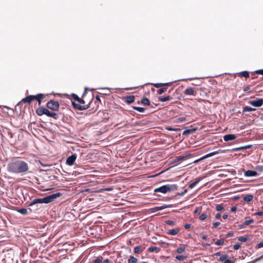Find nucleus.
I'll return each instance as SVG.
<instances>
[{
    "mask_svg": "<svg viewBox=\"0 0 263 263\" xmlns=\"http://www.w3.org/2000/svg\"><path fill=\"white\" fill-rule=\"evenodd\" d=\"M28 169L27 163L21 160L12 161L7 166L8 171L14 174H24L28 171Z\"/></svg>",
    "mask_w": 263,
    "mask_h": 263,
    "instance_id": "nucleus-1",
    "label": "nucleus"
},
{
    "mask_svg": "<svg viewBox=\"0 0 263 263\" xmlns=\"http://www.w3.org/2000/svg\"><path fill=\"white\" fill-rule=\"evenodd\" d=\"M62 194L60 192L50 195L43 198L34 199L29 204V206H32L36 203H49L53 201L55 198L60 197Z\"/></svg>",
    "mask_w": 263,
    "mask_h": 263,
    "instance_id": "nucleus-2",
    "label": "nucleus"
},
{
    "mask_svg": "<svg viewBox=\"0 0 263 263\" xmlns=\"http://www.w3.org/2000/svg\"><path fill=\"white\" fill-rule=\"evenodd\" d=\"M178 186L176 184H166L155 189L154 192L165 194L168 192L176 191L178 189Z\"/></svg>",
    "mask_w": 263,
    "mask_h": 263,
    "instance_id": "nucleus-3",
    "label": "nucleus"
},
{
    "mask_svg": "<svg viewBox=\"0 0 263 263\" xmlns=\"http://www.w3.org/2000/svg\"><path fill=\"white\" fill-rule=\"evenodd\" d=\"M46 106L48 108L50 109H51L54 111H57L59 109V103L58 101L50 100L47 102Z\"/></svg>",
    "mask_w": 263,
    "mask_h": 263,
    "instance_id": "nucleus-4",
    "label": "nucleus"
},
{
    "mask_svg": "<svg viewBox=\"0 0 263 263\" xmlns=\"http://www.w3.org/2000/svg\"><path fill=\"white\" fill-rule=\"evenodd\" d=\"M248 103L254 107H258L262 105L263 99L257 98L256 100L249 101Z\"/></svg>",
    "mask_w": 263,
    "mask_h": 263,
    "instance_id": "nucleus-5",
    "label": "nucleus"
},
{
    "mask_svg": "<svg viewBox=\"0 0 263 263\" xmlns=\"http://www.w3.org/2000/svg\"><path fill=\"white\" fill-rule=\"evenodd\" d=\"M72 104L73 107L79 110L82 111L84 110H86L89 108L90 105L87 104L85 105H81L80 104H77L74 102H72Z\"/></svg>",
    "mask_w": 263,
    "mask_h": 263,
    "instance_id": "nucleus-6",
    "label": "nucleus"
},
{
    "mask_svg": "<svg viewBox=\"0 0 263 263\" xmlns=\"http://www.w3.org/2000/svg\"><path fill=\"white\" fill-rule=\"evenodd\" d=\"M77 157L76 154H72L71 156L68 157L66 160V164L69 166L73 165L77 159Z\"/></svg>",
    "mask_w": 263,
    "mask_h": 263,
    "instance_id": "nucleus-7",
    "label": "nucleus"
},
{
    "mask_svg": "<svg viewBox=\"0 0 263 263\" xmlns=\"http://www.w3.org/2000/svg\"><path fill=\"white\" fill-rule=\"evenodd\" d=\"M184 94L186 95L195 96L196 94V91L192 87H189L184 90Z\"/></svg>",
    "mask_w": 263,
    "mask_h": 263,
    "instance_id": "nucleus-8",
    "label": "nucleus"
},
{
    "mask_svg": "<svg viewBox=\"0 0 263 263\" xmlns=\"http://www.w3.org/2000/svg\"><path fill=\"white\" fill-rule=\"evenodd\" d=\"M236 136L234 134H228L223 136V140L225 141L233 140L236 138Z\"/></svg>",
    "mask_w": 263,
    "mask_h": 263,
    "instance_id": "nucleus-9",
    "label": "nucleus"
},
{
    "mask_svg": "<svg viewBox=\"0 0 263 263\" xmlns=\"http://www.w3.org/2000/svg\"><path fill=\"white\" fill-rule=\"evenodd\" d=\"M71 97L74 100L77 101L79 104H84L85 103V101L80 98L76 94L72 93Z\"/></svg>",
    "mask_w": 263,
    "mask_h": 263,
    "instance_id": "nucleus-10",
    "label": "nucleus"
},
{
    "mask_svg": "<svg viewBox=\"0 0 263 263\" xmlns=\"http://www.w3.org/2000/svg\"><path fill=\"white\" fill-rule=\"evenodd\" d=\"M33 100V95H30L26 98L23 99L21 101L22 102L25 103H28L29 104L31 103V102Z\"/></svg>",
    "mask_w": 263,
    "mask_h": 263,
    "instance_id": "nucleus-11",
    "label": "nucleus"
},
{
    "mask_svg": "<svg viewBox=\"0 0 263 263\" xmlns=\"http://www.w3.org/2000/svg\"><path fill=\"white\" fill-rule=\"evenodd\" d=\"M44 97L45 96L42 93H39L36 96H33V100L35 99L38 102L39 105L41 103V99Z\"/></svg>",
    "mask_w": 263,
    "mask_h": 263,
    "instance_id": "nucleus-12",
    "label": "nucleus"
},
{
    "mask_svg": "<svg viewBox=\"0 0 263 263\" xmlns=\"http://www.w3.org/2000/svg\"><path fill=\"white\" fill-rule=\"evenodd\" d=\"M257 175V173L256 172L252 170H248L245 173V175L247 177L256 176Z\"/></svg>",
    "mask_w": 263,
    "mask_h": 263,
    "instance_id": "nucleus-13",
    "label": "nucleus"
},
{
    "mask_svg": "<svg viewBox=\"0 0 263 263\" xmlns=\"http://www.w3.org/2000/svg\"><path fill=\"white\" fill-rule=\"evenodd\" d=\"M210 215V214L209 211H205L199 216V219L201 221H203L205 220Z\"/></svg>",
    "mask_w": 263,
    "mask_h": 263,
    "instance_id": "nucleus-14",
    "label": "nucleus"
},
{
    "mask_svg": "<svg viewBox=\"0 0 263 263\" xmlns=\"http://www.w3.org/2000/svg\"><path fill=\"white\" fill-rule=\"evenodd\" d=\"M172 207V205L171 204H166L165 205L160 206H156L154 208L155 211H159L162 210L163 209H165L166 208H171Z\"/></svg>",
    "mask_w": 263,
    "mask_h": 263,
    "instance_id": "nucleus-15",
    "label": "nucleus"
},
{
    "mask_svg": "<svg viewBox=\"0 0 263 263\" xmlns=\"http://www.w3.org/2000/svg\"><path fill=\"white\" fill-rule=\"evenodd\" d=\"M46 108L44 107H39L36 110V113L39 116H42L43 115H45Z\"/></svg>",
    "mask_w": 263,
    "mask_h": 263,
    "instance_id": "nucleus-16",
    "label": "nucleus"
},
{
    "mask_svg": "<svg viewBox=\"0 0 263 263\" xmlns=\"http://www.w3.org/2000/svg\"><path fill=\"white\" fill-rule=\"evenodd\" d=\"M161 250L160 248L156 246H152L148 248V251L150 252H156L158 253Z\"/></svg>",
    "mask_w": 263,
    "mask_h": 263,
    "instance_id": "nucleus-17",
    "label": "nucleus"
},
{
    "mask_svg": "<svg viewBox=\"0 0 263 263\" xmlns=\"http://www.w3.org/2000/svg\"><path fill=\"white\" fill-rule=\"evenodd\" d=\"M202 178H196L195 180L189 185L190 189H193L195 185H196L201 180Z\"/></svg>",
    "mask_w": 263,
    "mask_h": 263,
    "instance_id": "nucleus-18",
    "label": "nucleus"
},
{
    "mask_svg": "<svg viewBox=\"0 0 263 263\" xmlns=\"http://www.w3.org/2000/svg\"><path fill=\"white\" fill-rule=\"evenodd\" d=\"M179 232V229L177 228V229H172V230H168L167 233V234L170 235H175L177 234Z\"/></svg>",
    "mask_w": 263,
    "mask_h": 263,
    "instance_id": "nucleus-19",
    "label": "nucleus"
},
{
    "mask_svg": "<svg viewBox=\"0 0 263 263\" xmlns=\"http://www.w3.org/2000/svg\"><path fill=\"white\" fill-rule=\"evenodd\" d=\"M125 101L128 104H130L135 101L134 96H128L125 98Z\"/></svg>",
    "mask_w": 263,
    "mask_h": 263,
    "instance_id": "nucleus-20",
    "label": "nucleus"
},
{
    "mask_svg": "<svg viewBox=\"0 0 263 263\" xmlns=\"http://www.w3.org/2000/svg\"><path fill=\"white\" fill-rule=\"evenodd\" d=\"M253 196L252 194H247L243 197V200L246 202H250L253 200Z\"/></svg>",
    "mask_w": 263,
    "mask_h": 263,
    "instance_id": "nucleus-21",
    "label": "nucleus"
},
{
    "mask_svg": "<svg viewBox=\"0 0 263 263\" xmlns=\"http://www.w3.org/2000/svg\"><path fill=\"white\" fill-rule=\"evenodd\" d=\"M238 76L240 77H245V78H248L249 77V73L247 71H243L242 72H240L238 73Z\"/></svg>",
    "mask_w": 263,
    "mask_h": 263,
    "instance_id": "nucleus-22",
    "label": "nucleus"
},
{
    "mask_svg": "<svg viewBox=\"0 0 263 263\" xmlns=\"http://www.w3.org/2000/svg\"><path fill=\"white\" fill-rule=\"evenodd\" d=\"M171 98H172L169 96L166 97H161L159 98V100L161 102H164L169 101Z\"/></svg>",
    "mask_w": 263,
    "mask_h": 263,
    "instance_id": "nucleus-23",
    "label": "nucleus"
},
{
    "mask_svg": "<svg viewBox=\"0 0 263 263\" xmlns=\"http://www.w3.org/2000/svg\"><path fill=\"white\" fill-rule=\"evenodd\" d=\"M196 130V128L185 129V130L183 131L182 135H187L192 134L194 132H195Z\"/></svg>",
    "mask_w": 263,
    "mask_h": 263,
    "instance_id": "nucleus-24",
    "label": "nucleus"
},
{
    "mask_svg": "<svg viewBox=\"0 0 263 263\" xmlns=\"http://www.w3.org/2000/svg\"><path fill=\"white\" fill-rule=\"evenodd\" d=\"M17 211L23 215H26L28 214L27 210L25 208L20 209L17 210Z\"/></svg>",
    "mask_w": 263,
    "mask_h": 263,
    "instance_id": "nucleus-25",
    "label": "nucleus"
},
{
    "mask_svg": "<svg viewBox=\"0 0 263 263\" xmlns=\"http://www.w3.org/2000/svg\"><path fill=\"white\" fill-rule=\"evenodd\" d=\"M176 259L179 261H184L185 260L187 257L185 255H177L175 257Z\"/></svg>",
    "mask_w": 263,
    "mask_h": 263,
    "instance_id": "nucleus-26",
    "label": "nucleus"
},
{
    "mask_svg": "<svg viewBox=\"0 0 263 263\" xmlns=\"http://www.w3.org/2000/svg\"><path fill=\"white\" fill-rule=\"evenodd\" d=\"M253 110H255V109L253 108L252 107L249 106H245L243 108V112H247V111H252Z\"/></svg>",
    "mask_w": 263,
    "mask_h": 263,
    "instance_id": "nucleus-27",
    "label": "nucleus"
},
{
    "mask_svg": "<svg viewBox=\"0 0 263 263\" xmlns=\"http://www.w3.org/2000/svg\"><path fill=\"white\" fill-rule=\"evenodd\" d=\"M137 258L134 256H130V258L128 260V263H137Z\"/></svg>",
    "mask_w": 263,
    "mask_h": 263,
    "instance_id": "nucleus-28",
    "label": "nucleus"
},
{
    "mask_svg": "<svg viewBox=\"0 0 263 263\" xmlns=\"http://www.w3.org/2000/svg\"><path fill=\"white\" fill-rule=\"evenodd\" d=\"M165 129L170 130V131L177 132V131L180 130V128H173L170 126H166L165 127Z\"/></svg>",
    "mask_w": 263,
    "mask_h": 263,
    "instance_id": "nucleus-29",
    "label": "nucleus"
},
{
    "mask_svg": "<svg viewBox=\"0 0 263 263\" xmlns=\"http://www.w3.org/2000/svg\"><path fill=\"white\" fill-rule=\"evenodd\" d=\"M141 103L145 105H149V101L147 98H143L141 100Z\"/></svg>",
    "mask_w": 263,
    "mask_h": 263,
    "instance_id": "nucleus-30",
    "label": "nucleus"
},
{
    "mask_svg": "<svg viewBox=\"0 0 263 263\" xmlns=\"http://www.w3.org/2000/svg\"><path fill=\"white\" fill-rule=\"evenodd\" d=\"M185 247H180L178 248L176 250L175 252L177 253H181L185 251Z\"/></svg>",
    "mask_w": 263,
    "mask_h": 263,
    "instance_id": "nucleus-31",
    "label": "nucleus"
},
{
    "mask_svg": "<svg viewBox=\"0 0 263 263\" xmlns=\"http://www.w3.org/2000/svg\"><path fill=\"white\" fill-rule=\"evenodd\" d=\"M133 108L134 109L140 112H143L145 111V108L143 107L134 106Z\"/></svg>",
    "mask_w": 263,
    "mask_h": 263,
    "instance_id": "nucleus-32",
    "label": "nucleus"
},
{
    "mask_svg": "<svg viewBox=\"0 0 263 263\" xmlns=\"http://www.w3.org/2000/svg\"><path fill=\"white\" fill-rule=\"evenodd\" d=\"M166 90H167V88H166V87H165V88H160L158 90L157 93L159 94V95H161L163 92L166 91Z\"/></svg>",
    "mask_w": 263,
    "mask_h": 263,
    "instance_id": "nucleus-33",
    "label": "nucleus"
},
{
    "mask_svg": "<svg viewBox=\"0 0 263 263\" xmlns=\"http://www.w3.org/2000/svg\"><path fill=\"white\" fill-rule=\"evenodd\" d=\"M248 238L245 236H240L238 238V240L241 242H246Z\"/></svg>",
    "mask_w": 263,
    "mask_h": 263,
    "instance_id": "nucleus-34",
    "label": "nucleus"
},
{
    "mask_svg": "<svg viewBox=\"0 0 263 263\" xmlns=\"http://www.w3.org/2000/svg\"><path fill=\"white\" fill-rule=\"evenodd\" d=\"M223 243H224V240L222 239H218L215 242V244L217 246L222 245Z\"/></svg>",
    "mask_w": 263,
    "mask_h": 263,
    "instance_id": "nucleus-35",
    "label": "nucleus"
},
{
    "mask_svg": "<svg viewBox=\"0 0 263 263\" xmlns=\"http://www.w3.org/2000/svg\"><path fill=\"white\" fill-rule=\"evenodd\" d=\"M225 152H226L225 150L218 149V151L212 152V153L213 155L214 156V155H215L216 154H218L225 153Z\"/></svg>",
    "mask_w": 263,
    "mask_h": 263,
    "instance_id": "nucleus-36",
    "label": "nucleus"
},
{
    "mask_svg": "<svg viewBox=\"0 0 263 263\" xmlns=\"http://www.w3.org/2000/svg\"><path fill=\"white\" fill-rule=\"evenodd\" d=\"M141 246H138L134 248V253H139L141 251Z\"/></svg>",
    "mask_w": 263,
    "mask_h": 263,
    "instance_id": "nucleus-37",
    "label": "nucleus"
},
{
    "mask_svg": "<svg viewBox=\"0 0 263 263\" xmlns=\"http://www.w3.org/2000/svg\"><path fill=\"white\" fill-rule=\"evenodd\" d=\"M186 120V119L184 117H180V118H178L176 119V122L177 123H179V122H182L183 121H185Z\"/></svg>",
    "mask_w": 263,
    "mask_h": 263,
    "instance_id": "nucleus-38",
    "label": "nucleus"
},
{
    "mask_svg": "<svg viewBox=\"0 0 263 263\" xmlns=\"http://www.w3.org/2000/svg\"><path fill=\"white\" fill-rule=\"evenodd\" d=\"M223 209V206L221 204H217L216 206V210L217 211H220Z\"/></svg>",
    "mask_w": 263,
    "mask_h": 263,
    "instance_id": "nucleus-39",
    "label": "nucleus"
},
{
    "mask_svg": "<svg viewBox=\"0 0 263 263\" xmlns=\"http://www.w3.org/2000/svg\"><path fill=\"white\" fill-rule=\"evenodd\" d=\"M49 117H52L54 119H57L58 118L57 114L54 112H51Z\"/></svg>",
    "mask_w": 263,
    "mask_h": 263,
    "instance_id": "nucleus-40",
    "label": "nucleus"
},
{
    "mask_svg": "<svg viewBox=\"0 0 263 263\" xmlns=\"http://www.w3.org/2000/svg\"><path fill=\"white\" fill-rule=\"evenodd\" d=\"M253 222H254V220L253 219H249L248 220H246L244 222V224H245L246 226H248V225L250 224L251 223H253Z\"/></svg>",
    "mask_w": 263,
    "mask_h": 263,
    "instance_id": "nucleus-41",
    "label": "nucleus"
},
{
    "mask_svg": "<svg viewBox=\"0 0 263 263\" xmlns=\"http://www.w3.org/2000/svg\"><path fill=\"white\" fill-rule=\"evenodd\" d=\"M154 86L156 88H160L161 87L164 86V84H163V83H156L154 84Z\"/></svg>",
    "mask_w": 263,
    "mask_h": 263,
    "instance_id": "nucleus-42",
    "label": "nucleus"
},
{
    "mask_svg": "<svg viewBox=\"0 0 263 263\" xmlns=\"http://www.w3.org/2000/svg\"><path fill=\"white\" fill-rule=\"evenodd\" d=\"M212 156H213V155L212 153H209V154L205 155V156L202 157V159H206L207 158H209V157H210Z\"/></svg>",
    "mask_w": 263,
    "mask_h": 263,
    "instance_id": "nucleus-43",
    "label": "nucleus"
},
{
    "mask_svg": "<svg viewBox=\"0 0 263 263\" xmlns=\"http://www.w3.org/2000/svg\"><path fill=\"white\" fill-rule=\"evenodd\" d=\"M227 257V255H222L219 257V260L220 261H224L226 259Z\"/></svg>",
    "mask_w": 263,
    "mask_h": 263,
    "instance_id": "nucleus-44",
    "label": "nucleus"
},
{
    "mask_svg": "<svg viewBox=\"0 0 263 263\" xmlns=\"http://www.w3.org/2000/svg\"><path fill=\"white\" fill-rule=\"evenodd\" d=\"M254 72L256 74L263 75V69L257 70L255 71Z\"/></svg>",
    "mask_w": 263,
    "mask_h": 263,
    "instance_id": "nucleus-45",
    "label": "nucleus"
},
{
    "mask_svg": "<svg viewBox=\"0 0 263 263\" xmlns=\"http://www.w3.org/2000/svg\"><path fill=\"white\" fill-rule=\"evenodd\" d=\"M187 192V189H185L184 190L183 192H181V193H178L177 194V195H179V196H183L184 195L186 192Z\"/></svg>",
    "mask_w": 263,
    "mask_h": 263,
    "instance_id": "nucleus-46",
    "label": "nucleus"
},
{
    "mask_svg": "<svg viewBox=\"0 0 263 263\" xmlns=\"http://www.w3.org/2000/svg\"><path fill=\"white\" fill-rule=\"evenodd\" d=\"M263 247V241L260 242L256 246V248L259 249Z\"/></svg>",
    "mask_w": 263,
    "mask_h": 263,
    "instance_id": "nucleus-47",
    "label": "nucleus"
},
{
    "mask_svg": "<svg viewBox=\"0 0 263 263\" xmlns=\"http://www.w3.org/2000/svg\"><path fill=\"white\" fill-rule=\"evenodd\" d=\"M243 91L245 92H250V86H247L244 88Z\"/></svg>",
    "mask_w": 263,
    "mask_h": 263,
    "instance_id": "nucleus-48",
    "label": "nucleus"
},
{
    "mask_svg": "<svg viewBox=\"0 0 263 263\" xmlns=\"http://www.w3.org/2000/svg\"><path fill=\"white\" fill-rule=\"evenodd\" d=\"M102 261V258H99L98 257L97 258H96L95 260H94V262L95 263H101Z\"/></svg>",
    "mask_w": 263,
    "mask_h": 263,
    "instance_id": "nucleus-49",
    "label": "nucleus"
},
{
    "mask_svg": "<svg viewBox=\"0 0 263 263\" xmlns=\"http://www.w3.org/2000/svg\"><path fill=\"white\" fill-rule=\"evenodd\" d=\"M165 223L168 225H174L175 224V222L172 220H167Z\"/></svg>",
    "mask_w": 263,
    "mask_h": 263,
    "instance_id": "nucleus-50",
    "label": "nucleus"
},
{
    "mask_svg": "<svg viewBox=\"0 0 263 263\" xmlns=\"http://www.w3.org/2000/svg\"><path fill=\"white\" fill-rule=\"evenodd\" d=\"M240 247V245L239 243H236L233 246V248L235 250H238L239 249Z\"/></svg>",
    "mask_w": 263,
    "mask_h": 263,
    "instance_id": "nucleus-51",
    "label": "nucleus"
},
{
    "mask_svg": "<svg viewBox=\"0 0 263 263\" xmlns=\"http://www.w3.org/2000/svg\"><path fill=\"white\" fill-rule=\"evenodd\" d=\"M220 223L219 222H215L213 224V227L214 228H217L218 226L220 225Z\"/></svg>",
    "mask_w": 263,
    "mask_h": 263,
    "instance_id": "nucleus-52",
    "label": "nucleus"
},
{
    "mask_svg": "<svg viewBox=\"0 0 263 263\" xmlns=\"http://www.w3.org/2000/svg\"><path fill=\"white\" fill-rule=\"evenodd\" d=\"M51 111H49L47 108H46L45 115L49 117Z\"/></svg>",
    "mask_w": 263,
    "mask_h": 263,
    "instance_id": "nucleus-53",
    "label": "nucleus"
},
{
    "mask_svg": "<svg viewBox=\"0 0 263 263\" xmlns=\"http://www.w3.org/2000/svg\"><path fill=\"white\" fill-rule=\"evenodd\" d=\"M191 227V224H189V223H187V224H185L184 226V228L185 229H188L189 228H190Z\"/></svg>",
    "mask_w": 263,
    "mask_h": 263,
    "instance_id": "nucleus-54",
    "label": "nucleus"
},
{
    "mask_svg": "<svg viewBox=\"0 0 263 263\" xmlns=\"http://www.w3.org/2000/svg\"><path fill=\"white\" fill-rule=\"evenodd\" d=\"M236 210H237V206H232L231 208V212H234L236 211Z\"/></svg>",
    "mask_w": 263,
    "mask_h": 263,
    "instance_id": "nucleus-55",
    "label": "nucleus"
},
{
    "mask_svg": "<svg viewBox=\"0 0 263 263\" xmlns=\"http://www.w3.org/2000/svg\"><path fill=\"white\" fill-rule=\"evenodd\" d=\"M251 147V145H247L242 146L243 149H248L250 148Z\"/></svg>",
    "mask_w": 263,
    "mask_h": 263,
    "instance_id": "nucleus-56",
    "label": "nucleus"
},
{
    "mask_svg": "<svg viewBox=\"0 0 263 263\" xmlns=\"http://www.w3.org/2000/svg\"><path fill=\"white\" fill-rule=\"evenodd\" d=\"M255 214L258 216H262L263 215V212L261 211H259L257 212Z\"/></svg>",
    "mask_w": 263,
    "mask_h": 263,
    "instance_id": "nucleus-57",
    "label": "nucleus"
},
{
    "mask_svg": "<svg viewBox=\"0 0 263 263\" xmlns=\"http://www.w3.org/2000/svg\"><path fill=\"white\" fill-rule=\"evenodd\" d=\"M234 151H239V150H241V149H243V148H242V146H241V147H237V148H235L233 149Z\"/></svg>",
    "mask_w": 263,
    "mask_h": 263,
    "instance_id": "nucleus-58",
    "label": "nucleus"
},
{
    "mask_svg": "<svg viewBox=\"0 0 263 263\" xmlns=\"http://www.w3.org/2000/svg\"><path fill=\"white\" fill-rule=\"evenodd\" d=\"M204 159H202V157L200 158V159H197V160H196L195 161H194V163H197L198 162H199L201 160H203Z\"/></svg>",
    "mask_w": 263,
    "mask_h": 263,
    "instance_id": "nucleus-59",
    "label": "nucleus"
},
{
    "mask_svg": "<svg viewBox=\"0 0 263 263\" xmlns=\"http://www.w3.org/2000/svg\"><path fill=\"white\" fill-rule=\"evenodd\" d=\"M172 83V82H168V83H163V84H164V86H168L171 85Z\"/></svg>",
    "mask_w": 263,
    "mask_h": 263,
    "instance_id": "nucleus-60",
    "label": "nucleus"
},
{
    "mask_svg": "<svg viewBox=\"0 0 263 263\" xmlns=\"http://www.w3.org/2000/svg\"><path fill=\"white\" fill-rule=\"evenodd\" d=\"M221 217V214L220 213H217L216 216H215V218L216 219H219Z\"/></svg>",
    "mask_w": 263,
    "mask_h": 263,
    "instance_id": "nucleus-61",
    "label": "nucleus"
},
{
    "mask_svg": "<svg viewBox=\"0 0 263 263\" xmlns=\"http://www.w3.org/2000/svg\"><path fill=\"white\" fill-rule=\"evenodd\" d=\"M186 157L185 156H179L178 157V160H182L184 158H185Z\"/></svg>",
    "mask_w": 263,
    "mask_h": 263,
    "instance_id": "nucleus-62",
    "label": "nucleus"
},
{
    "mask_svg": "<svg viewBox=\"0 0 263 263\" xmlns=\"http://www.w3.org/2000/svg\"><path fill=\"white\" fill-rule=\"evenodd\" d=\"M228 217V215L226 214H224L222 216V218L224 219H227V218Z\"/></svg>",
    "mask_w": 263,
    "mask_h": 263,
    "instance_id": "nucleus-63",
    "label": "nucleus"
},
{
    "mask_svg": "<svg viewBox=\"0 0 263 263\" xmlns=\"http://www.w3.org/2000/svg\"><path fill=\"white\" fill-rule=\"evenodd\" d=\"M224 263H232V261L230 259H227L224 261Z\"/></svg>",
    "mask_w": 263,
    "mask_h": 263,
    "instance_id": "nucleus-64",
    "label": "nucleus"
}]
</instances>
